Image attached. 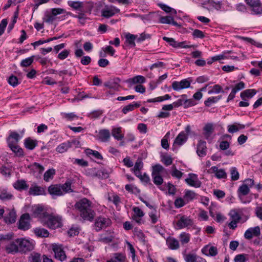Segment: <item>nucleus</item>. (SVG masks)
Masks as SVG:
<instances>
[{"label": "nucleus", "mask_w": 262, "mask_h": 262, "mask_svg": "<svg viewBox=\"0 0 262 262\" xmlns=\"http://www.w3.org/2000/svg\"><path fill=\"white\" fill-rule=\"evenodd\" d=\"M30 168L31 170L38 172L39 173H41L44 170L43 167L37 163H33L30 166Z\"/></svg>", "instance_id": "nucleus-40"}, {"label": "nucleus", "mask_w": 262, "mask_h": 262, "mask_svg": "<svg viewBox=\"0 0 262 262\" xmlns=\"http://www.w3.org/2000/svg\"><path fill=\"white\" fill-rule=\"evenodd\" d=\"M171 97L168 94H166L164 96L157 97L154 99H151L148 100L149 102H161L165 100L170 99Z\"/></svg>", "instance_id": "nucleus-47"}, {"label": "nucleus", "mask_w": 262, "mask_h": 262, "mask_svg": "<svg viewBox=\"0 0 262 262\" xmlns=\"http://www.w3.org/2000/svg\"><path fill=\"white\" fill-rule=\"evenodd\" d=\"M206 143L203 140H200L197 145L196 152L200 157H204L206 155Z\"/></svg>", "instance_id": "nucleus-16"}, {"label": "nucleus", "mask_w": 262, "mask_h": 262, "mask_svg": "<svg viewBox=\"0 0 262 262\" xmlns=\"http://www.w3.org/2000/svg\"><path fill=\"white\" fill-rule=\"evenodd\" d=\"M125 82L129 84L130 86L137 83H143L145 82V78L144 76L138 75L132 78L127 79Z\"/></svg>", "instance_id": "nucleus-23"}, {"label": "nucleus", "mask_w": 262, "mask_h": 262, "mask_svg": "<svg viewBox=\"0 0 262 262\" xmlns=\"http://www.w3.org/2000/svg\"><path fill=\"white\" fill-rule=\"evenodd\" d=\"M191 235L185 232H182L179 236L180 242L182 245L188 244L190 240Z\"/></svg>", "instance_id": "nucleus-27"}, {"label": "nucleus", "mask_w": 262, "mask_h": 262, "mask_svg": "<svg viewBox=\"0 0 262 262\" xmlns=\"http://www.w3.org/2000/svg\"><path fill=\"white\" fill-rule=\"evenodd\" d=\"M61 187L62 188V191L63 193L73 191L71 189V182L70 181H67L63 185H61Z\"/></svg>", "instance_id": "nucleus-45"}, {"label": "nucleus", "mask_w": 262, "mask_h": 262, "mask_svg": "<svg viewBox=\"0 0 262 262\" xmlns=\"http://www.w3.org/2000/svg\"><path fill=\"white\" fill-rule=\"evenodd\" d=\"M46 224L49 228L52 229L60 227L61 226L60 219L52 215H48L46 217Z\"/></svg>", "instance_id": "nucleus-6"}, {"label": "nucleus", "mask_w": 262, "mask_h": 262, "mask_svg": "<svg viewBox=\"0 0 262 262\" xmlns=\"http://www.w3.org/2000/svg\"><path fill=\"white\" fill-rule=\"evenodd\" d=\"M13 195L7 189H2L1 191L0 199L3 201H8L12 199Z\"/></svg>", "instance_id": "nucleus-26"}, {"label": "nucleus", "mask_w": 262, "mask_h": 262, "mask_svg": "<svg viewBox=\"0 0 262 262\" xmlns=\"http://www.w3.org/2000/svg\"><path fill=\"white\" fill-rule=\"evenodd\" d=\"M187 139V135L184 131H182L179 133L175 139L173 145L181 146L186 142Z\"/></svg>", "instance_id": "nucleus-17"}, {"label": "nucleus", "mask_w": 262, "mask_h": 262, "mask_svg": "<svg viewBox=\"0 0 262 262\" xmlns=\"http://www.w3.org/2000/svg\"><path fill=\"white\" fill-rule=\"evenodd\" d=\"M34 233L38 237H48L49 233L47 230L43 228H35Z\"/></svg>", "instance_id": "nucleus-36"}, {"label": "nucleus", "mask_w": 262, "mask_h": 262, "mask_svg": "<svg viewBox=\"0 0 262 262\" xmlns=\"http://www.w3.org/2000/svg\"><path fill=\"white\" fill-rule=\"evenodd\" d=\"M29 194L32 195H46V192L44 188L33 184L29 188Z\"/></svg>", "instance_id": "nucleus-11"}, {"label": "nucleus", "mask_w": 262, "mask_h": 262, "mask_svg": "<svg viewBox=\"0 0 262 262\" xmlns=\"http://www.w3.org/2000/svg\"><path fill=\"white\" fill-rule=\"evenodd\" d=\"M140 105V102H134L133 104H129L122 109V112L124 114H126L128 112H131L135 108L139 107Z\"/></svg>", "instance_id": "nucleus-28"}, {"label": "nucleus", "mask_w": 262, "mask_h": 262, "mask_svg": "<svg viewBox=\"0 0 262 262\" xmlns=\"http://www.w3.org/2000/svg\"><path fill=\"white\" fill-rule=\"evenodd\" d=\"M196 194V193L191 190H186L184 195L185 199L188 202L190 201L193 200Z\"/></svg>", "instance_id": "nucleus-44"}, {"label": "nucleus", "mask_w": 262, "mask_h": 262, "mask_svg": "<svg viewBox=\"0 0 262 262\" xmlns=\"http://www.w3.org/2000/svg\"><path fill=\"white\" fill-rule=\"evenodd\" d=\"M55 174V171L54 169H50L47 170L44 174L43 179L45 181L48 182L50 179H52L54 174Z\"/></svg>", "instance_id": "nucleus-41"}, {"label": "nucleus", "mask_w": 262, "mask_h": 262, "mask_svg": "<svg viewBox=\"0 0 262 262\" xmlns=\"http://www.w3.org/2000/svg\"><path fill=\"white\" fill-rule=\"evenodd\" d=\"M30 262H41L40 255L38 253H32L29 257Z\"/></svg>", "instance_id": "nucleus-49"}, {"label": "nucleus", "mask_w": 262, "mask_h": 262, "mask_svg": "<svg viewBox=\"0 0 262 262\" xmlns=\"http://www.w3.org/2000/svg\"><path fill=\"white\" fill-rule=\"evenodd\" d=\"M13 235L11 233H7L6 234H0V245L5 241L10 240L12 238Z\"/></svg>", "instance_id": "nucleus-59"}, {"label": "nucleus", "mask_w": 262, "mask_h": 262, "mask_svg": "<svg viewBox=\"0 0 262 262\" xmlns=\"http://www.w3.org/2000/svg\"><path fill=\"white\" fill-rule=\"evenodd\" d=\"M161 161L166 166H169L172 163V159L170 156H162L161 157Z\"/></svg>", "instance_id": "nucleus-52"}, {"label": "nucleus", "mask_w": 262, "mask_h": 262, "mask_svg": "<svg viewBox=\"0 0 262 262\" xmlns=\"http://www.w3.org/2000/svg\"><path fill=\"white\" fill-rule=\"evenodd\" d=\"M185 182L190 186L195 188H199L201 187L202 183L199 180L196 174L194 173H189L188 178L185 179Z\"/></svg>", "instance_id": "nucleus-9"}, {"label": "nucleus", "mask_w": 262, "mask_h": 262, "mask_svg": "<svg viewBox=\"0 0 262 262\" xmlns=\"http://www.w3.org/2000/svg\"><path fill=\"white\" fill-rule=\"evenodd\" d=\"M247 255L245 254H238L234 257L235 262H246L247 260Z\"/></svg>", "instance_id": "nucleus-56"}, {"label": "nucleus", "mask_w": 262, "mask_h": 262, "mask_svg": "<svg viewBox=\"0 0 262 262\" xmlns=\"http://www.w3.org/2000/svg\"><path fill=\"white\" fill-rule=\"evenodd\" d=\"M172 171L171 172V176L173 177H176L178 179H180L183 174V173L181 171L178 170L177 168H176V167L174 166H172Z\"/></svg>", "instance_id": "nucleus-54"}, {"label": "nucleus", "mask_w": 262, "mask_h": 262, "mask_svg": "<svg viewBox=\"0 0 262 262\" xmlns=\"http://www.w3.org/2000/svg\"><path fill=\"white\" fill-rule=\"evenodd\" d=\"M134 214L133 216L142 217L144 216V213L143 211L139 207H136L133 208Z\"/></svg>", "instance_id": "nucleus-60"}, {"label": "nucleus", "mask_w": 262, "mask_h": 262, "mask_svg": "<svg viewBox=\"0 0 262 262\" xmlns=\"http://www.w3.org/2000/svg\"><path fill=\"white\" fill-rule=\"evenodd\" d=\"M230 215L233 221L239 222L241 219V216L235 210L231 211Z\"/></svg>", "instance_id": "nucleus-63"}, {"label": "nucleus", "mask_w": 262, "mask_h": 262, "mask_svg": "<svg viewBox=\"0 0 262 262\" xmlns=\"http://www.w3.org/2000/svg\"><path fill=\"white\" fill-rule=\"evenodd\" d=\"M30 215L28 213L23 214L19 221L18 228L23 230H27L30 227L29 222Z\"/></svg>", "instance_id": "nucleus-8"}, {"label": "nucleus", "mask_w": 262, "mask_h": 262, "mask_svg": "<svg viewBox=\"0 0 262 262\" xmlns=\"http://www.w3.org/2000/svg\"><path fill=\"white\" fill-rule=\"evenodd\" d=\"M163 39L168 42L170 46L174 47V48H178V47H182L184 48H189V46H183L184 43V42H178L172 38H169L166 36H164L163 37Z\"/></svg>", "instance_id": "nucleus-18"}, {"label": "nucleus", "mask_w": 262, "mask_h": 262, "mask_svg": "<svg viewBox=\"0 0 262 262\" xmlns=\"http://www.w3.org/2000/svg\"><path fill=\"white\" fill-rule=\"evenodd\" d=\"M24 144L27 148L32 150L36 146L37 143L36 141L33 140L29 138L25 139Z\"/></svg>", "instance_id": "nucleus-33"}, {"label": "nucleus", "mask_w": 262, "mask_h": 262, "mask_svg": "<svg viewBox=\"0 0 262 262\" xmlns=\"http://www.w3.org/2000/svg\"><path fill=\"white\" fill-rule=\"evenodd\" d=\"M34 57L32 56L23 59L20 62V66L23 67H27L30 66L33 61Z\"/></svg>", "instance_id": "nucleus-48"}, {"label": "nucleus", "mask_w": 262, "mask_h": 262, "mask_svg": "<svg viewBox=\"0 0 262 262\" xmlns=\"http://www.w3.org/2000/svg\"><path fill=\"white\" fill-rule=\"evenodd\" d=\"M211 169L212 170L213 172L215 173V177L218 179H223L227 177V174L224 169H219L216 166H213Z\"/></svg>", "instance_id": "nucleus-29"}, {"label": "nucleus", "mask_w": 262, "mask_h": 262, "mask_svg": "<svg viewBox=\"0 0 262 262\" xmlns=\"http://www.w3.org/2000/svg\"><path fill=\"white\" fill-rule=\"evenodd\" d=\"M256 94V91L253 89L246 90L241 93L242 99L245 100V97H252Z\"/></svg>", "instance_id": "nucleus-35"}, {"label": "nucleus", "mask_w": 262, "mask_h": 262, "mask_svg": "<svg viewBox=\"0 0 262 262\" xmlns=\"http://www.w3.org/2000/svg\"><path fill=\"white\" fill-rule=\"evenodd\" d=\"M214 130V126L212 123H207L203 128V134L206 140L210 139V137Z\"/></svg>", "instance_id": "nucleus-13"}, {"label": "nucleus", "mask_w": 262, "mask_h": 262, "mask_svg": "<svg viewBox=\"0 0 262 262\" xmlns=\"http://www.w3.org/2000/svg\"><path fill=\"white\" fill-rule=\"evenodd\" d=\"M107 232H108V231H107ZM114 237V232L109 231V235L108 236H102L100 238V241L106 244L110 243L113 241Z\"/></svg>", "instance_id": "nucleus-38"}, {"label": "nucleus", "mask_w": 262, "mask_h": 262, "mask_svg": "<svg viewBox=\"0 0 262 262\" xmlns=\"http://www.w3.org/2000/svg\"><path fill=\"white\" fill-rule=\"evenodd\" d=\"M126 257L124 253H115L113 254L111 258L106 262H126Z\"/></svg>", "instance_id": "nucleus-19"}, {"label": "nucleus", "mask_w": 262, "mask_h": 262, "mask_svg": "<svg viewBox=\"0 0 262 262\" xmlns=\"http://www.w3.org/2000/svg\"><path fill=\"white\" fill-rule=\"evenodd\" d=\"M137 36L135 35L128 33L125 35L126 42L132 47L135 46V40L136 39Z\"/></svg>", "instance_id": "nucleus-39"}, {"label": "nucleus", "mask_w": 262, "mask_h": 262, "mask_svg": "<svg viewBox=\"0 0 262 262\" xmlns=\"http://www.w3.org/2000/svg\"><path fill=\"white\" fill-rule=\"evenodd\" d=\"M5 221L8 223H13L16 221V213L15 211L12 210L10 211L8 215L5 217Z\"/></svg>", "instance_id": "nucleus-37"}, {"label": "nucleus", "mask_w": 262, "mask_h": 262, "mask_svg": "<svg viewBox=\"0 0 262 262\" xmlns=\"http://www.w3.org/2000/svg\"><path fill=\"white\" fill-rule=\"evenodd\" d=\"M222 90V87L219 84H215L212 89L208 91V94H211L212 93H219L220 92H224Z\"/></svg>", "instance_id": "nucleus-58"}, {"label": "nucleus", "mask_w": 262, "mask_h": 262, "mask_svg": "<svg viewBox=\"0 0 262 262\" xmlns=\"http://www.w3.org/2000/svg\"><path fill=\"white\" fill-rule=\"evenodd\" d=\"M191 82V80L190 78L184 79L180 81H173L171 85L172 88L176 91H179L182 89L189 88Z\"/></svg>", "instance_id": "nucleus-5"}, {"label": "nucleus", "mask_w": 262, "mask_h": 262, "mask_svg": "<svg viewBox=\"0 0 262 262\" xmlns=\"http://www.w3.org/2000/svg\"><path fill=\"white\" fill-rule=\"evenodd\" d=\"M152 177L153 178V182L156 185H160L163 183V179L159 174H155L152 176Z\"/></svg>", "instance_id": "nucleus-57"}, {"label": "nucleus", "mask_w": 262, "mask_h": 262, "mask_svg": "<svg viewBox=\"0 0 262 262\" xmlns=\"http://www.w3.org/2000/svg\"><path fill=\"white\" fill-rule=\"evenodd\" d=\"M48 192L52 196H60L63 194L61 185H51L48 187Z\"/></svg>", "instance_id": "nucleus-15"}, {"label": "nucleus", "mask_w": 262, "mask_h": 262, "mask_svg": "<svg viewBox=\"0 0 262 262\" xmlns=\"http://www.w3.org/2000/svg\"><path fill=\"white\" fill-rule=\"evenodd\" d=\"M245 2L251 8L253 14H262V4L260 0H245Z\"/></svg>", "instance_id": "nucleus-3"}, {"label": "nucleus", "mask_w": 262, "mask_h": 262, "mask_svg": "<svg viewBox=\"0 0 262 262\" xmlns=\"http://www.w3.org/2000/svg\"><path fill=\"white\" fill-rule=\"evenodd\" d=\"M70 147L71 144L68 141L67 142L62 143L59 145L56 148V150L59 153H63L66 152Z\"/></svg>", "instance_id": "nucleus-34"}, {"label": "nucleus", "mask_w": 262, "mask_h": 262, "mask_svg": "<svg viewBox=\"0 0 262 262\" xmlns=\"http://www.w3.org/2000/svg\"><path fill=\"white\" fill-rule=\"evenodd\" d=\"M0 172L3 175L5 176H9L11 174V169L6 166H2L0 168Z\"/></svg>", "instance_id": "nucleus-62"}, {"label": "nucleus", "mask_w": 262, "mask_h": 262, "mask_svg": "<svg viewBox=\"0 0 262 262\" xmlns=\"http://www.w3.org/2000/svg\"><path fill=\"white\" fill-rule=\"evenodd\" d=\"M245 125L244 124L235 122L233 124L229 125L228 126V131L230 133L233 134L238 132L240 129L245 128Z\"/></svg>", "instance_id": "nucleus-25"}, {"label": "nucleus", "mask_w": 262, "mask_h": 262, "mask_svg": "<svg viewBox=\"0 0 262 262\" xmlns=\"http://www.w3.org/2000/svg\"><path fill=\"white\" fill-rule=\"evenodd\" d=\"M53 250L54 252L55 257L56 259L61 261L66 259L67 256L61 245H53Z\"/></svg>", "instance_id": "nucleus-7"}, {"label": "nucleus", "mask_w": 262, "mask_h": 262, "mask_svg": "<svg viewBox=\"0 0 262 262\" xmlns=\"http://www.w3.org/2000/svg\"><path fill=\"white\" fill-rule=\"evenodd\" d=\"M18 156H23V150L18 145L13 146L10 148Z\"/></svg>", "instance_id": "nucleus-53"}, {"label": "nucleus", "mask_w": 262, "mask_h": 262, "mask_svg": "<svg viewBox=\"0 0 262 262\" xmlns=\"http://www.w3.org/2000/svg\"><path fill=\"white\" fill-rule=\"evenodd\" d=\"M172 18V17L170 16H162L160 17V21L162 24H171Z\"/></svg>", "instance_id": "nucleus-64"}, {"label": "nucleus", "mask_w": 262, "mask_h": 262, "mask_svg": "<svg viewBox=\"0 0 262 262\" xmlns=\"http://www.w3.org/2000/svg\"><path fill=\"white\" fill-rule=\"evenodd\" d=\"M238 191L239 197L241 198L242 195L244 196L248 194L249 193L250 189L246 185L243 184L239 187Z\"/></svg>", "instance_id": "nucleus-42"}, {"label": "nucleus", "mask_w": 262, "mask_h": 262, "mask_svg": "<svg viewBox=\"0 0 262 262\" xmlns=\"http://www.w3.org/2000/svg\"><path fill=\"white\" fill-rule=\"evenodd\" d=\"M164 169V167L160 164H158L152 166V176L159 174V173Z\"/></svg>", "instance_id": "nucleus-50"}, {"label": "nucleus", "mask_w": 262, "mask_h": 262, "mask_svg": "<svg viewBox=\"0 0 262 262\" xmlns=\"http://www.w3.org/2000/svg\"><path fill=\"white\" fill-rule=\"evenodd\" d=\"M112 222L111 220L107 217H104L102 216L98 217L95 222V226L96 228V230L97 231H99L102 229L103 228H105L110 225H111Z\"/></svg>", "instance_id": "nucleus-4"}, {"label": "nucleus", "mask_w": 262, "mask_h": 262, "mask_svg": "<svg viewBox=\"0 0 262 262\" xmlns=\"http://www.w3.org/2000/svg\"><path fill=\"white\" fill-rule=\"evenodd\" d=\"M43 211V209L41 207H36L33 210L32 215L34 217H39Z\"/></svg>", "instance_id": "nucleus-61"}, {"label": "nucleus", "mask_w": 262, "mask_h": 262, "mask_svg": "<svg viewBox=\"0 0 262 262\" xmlns=\"http://www.w3.org/2000/svg\"><path fill=\"white\" fill-rule=\"evenodd\" d=\"M16 242L18 244L19 252L20 253H26L34 249L33 242L25 238H17Z\"/></svg>", "instance_id": "nucleus-2"}, {"label": "nucleus", "mask_w": 262, "mask_h": 262, "mask_svg": "<svg viewBox=\"0 0 262 262\" xmlns=\"http://www.w3.org/2000/svg\"><path fill=\"white\" fill-rule=\"evenodd\" d=\"M186 262H206V260L194 254H188L184 257Z\"/></svg>", "instance_id": "nucleus-21"}, {"label": "nucleus", "mask_w": 262, "mask_h": 262, "mask_svg": "<svg viewBox=\"0 0 262 262\" xmlns=\"http://www.w3.org/2000/svg\"><path fill=\"white\" fill-rule=\"evenodd\" d=\"M231 179L233 181H236L239 179V173L235 167L231 168Z\"/></svg>", "instance_id": "nucleus-55"}, {"label": "nucleus", "mask_w": 262, "mask_h": 262, "mask_svg": "<svg viewBox=\"0 0 262 262\" xmlns=\"http://www.w3.org/2000/svg\"><path fill=\"white\" fill-rule=\"evenodd\" d=\"M119 12V9L114 6L106 7L102 10V16L109 18Z\"/></svg>", "instance_id": "nucleus-14"}, {"label": "nucleus", "mask_w": 262, "mask_h": 262, "mask_svg": "<svg viewBox=\"0 0 262 262\" xmlns=\"http://www.w3.org/2000/svg\"><path fill=\"white\" fill-rule=\"evenodd\" d=\"M206 4H209L211 7L216 10H220L222 8V6L221 2H214L213 0H208L203 4V5Z\"/></svg>", "instance_id": "nucleus-31"}, {"label": "nucleus", "mask_w": 262, "mask_h": 262, "mask_svg": "<svg viewBox=\"0 0 262 262\" xmlns=\"http://www.w3.org/2000/svg\"><path fill=\"white\" fill-rule=\"evenodd\" d=\"M221 98V96L212 97L208 98L204 102L207 106H210L211 104L216 102Z\"/></svg>", "instance_id": "nucleus-46"}, {"label": "nucleus", "mask_w": 262, "mask_h": 262, "mask_svg": "<svg viewBox=\"0 0 262 262\" xmlns=\"http://www.w3.org/2000/svg\"><path fill=\"white\" fill-rule=\"evenodd\" d=\"M9 84L13 87H15L18 84V80L16 76L11 75L8 79Z\"/></svg>", "instance_id": "nucleus-51"}, {"label": "nucleus", "mask_w": 262, "mask_h": 262, "mask_svg": "<svg viewBox=\"0 0 262 262\" xmlns=\"http://www.w3.org/2000/svg\"><path fill=\"white\" fill-rule=\"evenodd\" d=\"M111 137L110 132L108 129H100L99 132L98 138L102 142H107L109 140Z\"/></svg>", "instance_id": "nucleus-22"}, {"label": "nucleus", "mask_w": 262, "mask_h": 262, "mask_svg": "<svg viewBox=\"0 0 262 262\" xmlns=\"http://www.w3.org/2000/svg\"><path fill=\"white\" fill-rule=\"evenodd\" d=\"M14 187L19 190L27 189L28 185L24 180H17L13 184Z\"/></svg>", "instance_id": "nucleus-30"}, {"label": "nucleus", "mask_w": 262, "mask_h": 262, "mask_svg": "<svg viewBox=\"0 0 262 262\" xmlns=\"http://www.w3.org/2000/svg\"><path fill=\"white\" fill-rule=\"evenodd\" d=\"M166 244L168 248L171 250H177L180 248L179 241L172 237H169L167 238Z\"/></svg>", "instance_id": "nucleus-20"}, {"label": "nucleus", "mask_w": 262, "mask_h": 262, "mask_svg": "<svg viewBox=\"0 0 262 262\" xmlns=\"http://www.w3.org/2000/svg\"><path fill=\"white\" fill-rule=\"evenodd\" d=\"M121 127L114 128L112 130V135L114 138L118 141L123 138V135L121 134Z\"/></svg>", "instance_id": "nucleus-32"}, {"label": "nucleus", "mask_w": 262, "mask_h": 262, "mask_svg": "<svg viewBox=\"0 0 262 262\" xmlns=\"http://www.w3.org/2000/svg\"><path fill=\"white\" fill-rule=\"evenodd\" d=\"M68 5L74 9L79 10L83 6V3L79 1H69Z\"/></svg>", "instance_id": "nucleus-43"}, {"label": "nucleus", "mask_w": 262, "mask_h": 262, "mask_svg": "<svg viewBox=\"0 0 262 262\" xmlns=\"http://www.w3.org/2000/svg\"><path fill=\"white\" fill-rule=\"evenodd\" d=\"M18 244L16 242V239L10 243L6 247L7 252L9 253H17L19 252Z\"/></svg>", "instance_id": "nucleus-24"}, {"label": "nucleus", "mask_w": 262, "mask_h": 262, "mask_svg": "<svg viewBox=\"0 0 262 262\" xmlns=\"http://www.w3.org/2000/svg\"><path fill=\"white\" fill-rule=\"evenodd\" d=\"M260 234V229L259 226H256L254 228H250L247 229L245 233L244 237L246 239H251L253 236H258Z\"/></svg>", "instance_id": "nucleus-12"}, {"label": "nucleus", "mask_w": 262, "mask_h": 262, "mask_svg": "<svg viewBox=\"0 0 262 262\" xmlns=\"http://www.w3.org/2000/svg\"><path fill=\"white\" fill-rule=\"evenodd\" d=\"M193 221L189 217L186 216H182L177 223V226L178 229H181L189 226H192Z\"/></svg>", "instance_id": "nucleus-10"}, {"label": "nucleus", "mask_w": 262, "mask_h": 262, "mask_svg": "<svg viewBox=\"0 0 262 262\" xmlns=\"http://www.w3.org/2000/svg\"><path fill=\"white\" fill-rule=\"evenodd\" d=\"M74 207L77 209L80 216L84 220L92 221L95 216V212L92 208V203L86 198L77 202Z\"/></svg>", "instance_id": "nucleus-1"}]
</instances>
